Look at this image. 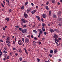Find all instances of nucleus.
<instances>
[{
	"label": "nucleus",
	"mask_w": 62,
	"mask_h": 62,
	"mask_svg": "<svg viewBox=\"0 0 62 62\" xmlns=\"http://www.w3.org/2000/svg\"><path fill=\"white\" fill-rule=\"evenodd\" d=\"M21 31L23 33L25 34V33H27V29L22 30Z\"/></svg>",
	"instance_id": "obj_1"
},
{
	"label": "nucleus",
	"mask_w": 62,
	"mask_h": 62,
	"mask_svg": "<svg viewBox=\"0 0 62 62\" xmlns=\"http://www.w3.org/2000/svg\"><path fill=\"white\" fill-rule=\"evenodd\" d=\"M23 42L20 40H19L18 41V43L19 45H22V44Z\"/></svg>",
	"instance_id": "obj_2"
},
{
	"label": "nucleus",
	"mask_w": 62,
	"mask_h": 62,
	"mask_svg": "<svg viewBox=\"0 0 62 62\" xmlns=\"http://www.w3.org/2000/svg\"><path fill=\"white\" fill-rule=\"evenodd\" d=\"M24 16L25 17V18H27L28 17V15H27V14H26L24 13Z\"/></svg>",
	"instance_id": "obj_3"
},
{
	"label": "nucleus",
	"mask_w": 62,
	"mask_h": 62,
	"mask_svg": "<svg viewBox=\"0 0 62 62\" xmlns=\"http://www.w3.org/2000/svg\"><path fill=\"white\" fill-rule=\"evenodd\" d=\"M58 20L59 21V22H61V21H62V18L59 17L58 19Z\"/></svg>",
	"instance_id": "obj_4"
},
{
	"label": "nucleus",
	"mask_w": 62,
	"mask_h": 62,
	"mask_svg": "<svg viewBox=\"0 0 62 62\" xmlns=\"http://www.w3.org/2000/svg\"><path fill=\"white\" fill-rule=\"evenodd\" d=\"M25 42L27 43H28L29 42V39L27 38L25 39Z\"/></svg>",
	"instance_id": "obj_5"
},
{
	"label": "nucleus",
	"mask_w": 62,
	"mask_h": 62,
	"mask_svg": "<svg viewBox=\"0 0 62 62\" xmlns=\"http://www.w3.org/2000/svg\"><path fill=\"white\" fill-rule=\"evenodd\" d=\"M39 31L40 32V34L41 35V34H42V30L40 29H39Z\"/></svg>",
	"instance_id": "obj_6"
},
{
	"label": "nucleus",
	"mask_w": 62,
	"mask_h": 62,
	"mask_svg": "<svg viewBox=\"0 0 62 62\" xmlns=\"http://www.w3.org/2000/svg\"><path fill=\"white\" fill-rule=\"evenodd\" d=\"M29 11H31V9H28L27 10V13H28Z\"/></svg>",
	"instance_id": "obj_7"
},
{
	"label": "nucleus",
	"mask_w": 62,
	"mask_h": 62,
	"mask_svg": "<svg viewBox=\"0 0 62 62\" xmlns=\"http://www.w3.org/2000/svg\"><path fill=\"white\" fill-rule=\"evenodd\" d=\"M9 18H6L5 19V20L6 21H7V22H8L9 21Z\"/></svg>",
	"instance_id": "obj_8"
},
{
	"label": "nucleus",
	"mask_w": 62,
	"mask_h": 62,
	"mask_svg": "<svg viewBox=\"0 0 62 62\" xmlns=\"http://www.w3.org/2000/svg\"><path fill=\"white\" fill-rule=\"evenodd\" d=\"M61 11H60L58 12L57 14L58 15H60L61 14Z\"/></svg>",
	"instance_id": "obj_9"
},
{
	"label": "nucleus",
	"mask_w": 62,
	"mask_h": 62,
	"mask_svg": "<svg viewBox=\"0 0 62 62\" xmlns=\"http://www.w3.org/2000/svg\"><path fill=\"white\" fill-rule=\"evenodd\" d=\"M46 15L45 14H43V15L42 16V17L43 18H46Z\"/></svg>",
	"instance_id": "obj_10"
},
{
	"label": "nucleus",
	"mask_w": 62,
	"mask_h": 62,
	"mask_svg": "<svg viewBox=\"0 0 62 62\" xmlns=\"http://www.w3.org/2000/svg\"><path fill=\"white\" fill-rule=\"evenodd\" d=\"M50 32L51 33H53V32H54V30H53V29H50Z\"/></svg>",
	"instance_id": "obj_11"
},
{
	"label": "nucleus",
	"mask_w": 62,
	"mask_h": 62,
	"mask_svg": "<svg viewBox=\"0 0 62 62\" xmlns=\"http://www.w3.org/2000/svg\"><path fill=\"white\" fill-rule=\"evenodd\" d=\"M53 16L54 18H57V17H56V16L55 15H53Z\"/></svg>",
	"instance_id": "obj_12"
},
{
	"label": "nucleus",
	"mask_w": 62,
	"mask_h": 62,
	"mask_svg": "<svg viewBox=\"0 0 62 62\" xmlns=\"http://www.w3.org/2000/svg\"><path fill=\"white\" fill-rule=\"evenodd\" d=\"M54 39H55V41H57V42H59V40H58L57 39H56L55 38Z\"/></svg>",
	"instance_id": "obj_13"
},
{
	"label": "nucleus",
	"mask_w": 62,
	"mask_h": 62,
	"mask_svg": "<svg viewBox=\"0 0 62 62\" xmlns=\"http://www.w3.org/2000/svg\"><path fill=\"white\" fill-rule=\"evenodd\" d=\"M10 37H8L7 38V39L8 40V42H9V39H10Z\"/></svg>",
	"instance_id": "obj_14"
},
{
	"label": "nucleus",
	"mask_w": 62,
	"mask_h": 62,
	"mask_svg": "<svg viewBox=\"0 0 62 62\" xmlns=\"http://www.w3.org/2000/svg\"><path fill=\"white\" fill-rule=\"evenodd\" d=\"M46 9H47V10H48V9H49V8H48V6H46Z\"/></svg>",
	"instance_id": "obj_15"
},
{
	"label": "nucleus",
	"mask_w": 62,
	"mask_h": 62,
	"mask_svg": "<svg viewBox=\"0 0 62 62\" xmlns=\"http://www.w3.org/2000/svg\"><path fill=\"white\" fill-rule=\"evenodd\" d=\"M23 23H26L27 22V21L26 20H24L23 21Z\"/></svg>",
	"instance_id": "obj_16"
},
{
	"label": "nucleus",
	"mask_w": 62,
	"mask_h": 62,
	"mask_svg": "<svg viewBox=\"0 0 62 62\" xmlns=\"http://www.w3.org/2000/svg\"><path fill=\"white\" fill-rule=\"evenodd\" d=\"M7 45L8 47H10V42H9H9L8 43Z\"/></svg>",
	"instance_id": "obj_17"
},
{
	"label": "nucleus",
	"mask_w": 62,
	"mask_h": 62,
	"mask_svg": "<svg viewBox=\"0 0 62 62\" xmlns=\"http://www.w3.org/2000/svg\"><path fill=\"white\" fill-rule=\"evenodd\" d=\"M57 50L56 49L55 50H54V54H56V53H57Z\"/></svg>",
	"instance_id": "obj_18"
},
{
	"label": "nucleus",
	"mask_w": 62,
	"mask_h": 62,
	"mask_svg": "<svg viewBox=\"0 0 62 62\" xmlns=\"http://www.w3.org/2000/svg\"><path fill=\"white\" fill-rule=\"evenodd\" d=\"M3 53L4 54H7V51L6 50H4L3 51Z\"/></svg>",
	"instance_id": "obj_19"
},
{
	"label": "nucleus",
	"mask_w": 62,
	"mask_h": 62,
	"mask_svg": "<svg viewBox=\"0 0 62 62\" xmlns=\"http://www.w3.org/2000/svg\"><path fill=\"white\" fill-rule=\"evenodd\" d=\"M54 37L55 38H56V37H57V35L55 34L54 36Z\"/></svg>",
	"instance_id": "obj_20"
},
{
	"label": "nucleus",
	"mask_w": 62,
	"mask_h": 62,
	"mask_svg": "<svg viewBox=\"0 0 62 62\" xmlns=\"http://www.w3.org/2000/svg\"><path fill=\"white\" fill-rule=\"evenodd\" d=\"M7 58H6V59H9V56H7Z\"/></svg>",
	"instance_id": "obj_21"
},
{
	"label": "nucleus",
	"mask_w": 62,
	"mask_h": 62,
	"mask_svg": "<svg viewBox=\"0 0 62 62\" xmlns=\"http://www.w3.org/2000/svg\"><path fill=\"white\" fill-rule=\"evenodd\" d=\"M46 25L45 24L43 23H42V26H43V27H44Z\"/></svg>",
	"instance_id": "obj_22"
},
{
	"label": "nucleus",
	"mask_w": 62,
	"mask_h": 62,
	"mask_svg": "<svg viewBox=\"0 0 62 62\" xmlns=\"http://www.w3.org/2000/svg\"><path fill=\"white\" fill-rule=\"evenodd\" d=\"M55 2V1L54 0H53L52 1V3H54Z\"/></svg>",
	"instance_id": "obj_23"
},
{
	"label": "nucleus",
	"mask_w": 62,
	"mask_h": 62,
	"mask_svg": "<svg viewBox=\"0 0 62 62\" xmlns=\"http://www.w3.org/2000/svg\"><path fill=\"white\" fill-rule=\"evenodd\" d=\"M19 60L20 61H22V58L20 57L19 58Z\"/></svg>",
	"instance_id": "obj_24"
},
{
	"label": "nucleus",
	"mask_w": 62,
	"mask_h": 62,
	"mask_svg": "<svg viewBox=\"0 0 62 62\" xmlns=\"http://www.w3.org/2000/svg\"><path fill=\"white\" fill-rule=\"evenodd\" d=\"M33 31L34 32H35V33H36V34H38V32H37V31L36 30H33Z\"/></svg>",
	"instance_id": "obj_25"
},
{
	"label": "nucleus",
	"mask_w": 62,
	"mask_h": 62,
	"mask_svg": "<svg viewBox=\"0 0 62 62\" xmlns=\"http://www.w3.org/2000/svg\"><path fill=\"white\" fill-rule=\"evenodd\" d=\"M36 18H37V19H40V17H39L38 16H36Z\"/></svg>",
	"instance_id": "obj_26"
},
{
	"label": "nucleus",
	"mask_w": 62,
	"mask_h": 62,
	"mask_svg": "<svg viewBox=\"0 0 62 62\" xmlns=\"http://www.w3.org/2000/svg\"><path fill=\"white\" fill-rule=\"evenodd\" d=\"M37 60L38 62H39L40 61V59L39 58H37Z\"/></svg>",
	"instance_id": "obj_27"
},
{
	"label": "nucleus",
	"mask_w": 62,
	"mask_h": 62,
	"mask_svg": "<svg viewBox=\"0 0 62 62\" xmlns=\"http://www.w3.org/2000/svg\"><path fill=\"white\" fill-rule=\"evenodd\" d=\"M49 15L50 16H51V12L50 11H49Z\"/></svg>",
	"instance_id": "obj_28"
},
{
	"label": "nucleus",
	"mask_w": 62,
	"mask_h": 62,
	"mask_svg": "<svg viewBox=\"0 0 62 62\" xmlns=\"http://www.w3.org/2000/svg\"><path fill=\"white\" fill-rule=\"evenodd\" d=\"M49 56H50V57H52V56L53 55H52L49 54Z\"/></svg>",
	"instance_id": "obj_29"
},
{
	"label": "nucleus",
	"mask_w": 62,
	"mask_h": 62,
	"mask_svg": "<svg viewBox=\"0 0 62 62\" xmlns=\"http://www.w3.org/2000/svg\"><path fill=\"white\" fill-rule=\"evenodd\" d=\"M15 27H16V28H19V26L18 25L15 26Z\"/></svg>",
	"instance_id": "obj_30"
},
{
	"label": "nucleus",
	"mask_w": 62,
	"mask_h": 62,
	"mask_svg": "<svg viewBox=\"0 0 62 62\" xmlns=\"http://www.w3.org/2000/svg\"><path fill=\"white\" fill-rule=\"evenodd\" d=\"M24 38H22V40L23 41V42H24Z\"/></svg>",
	"instance_id": "obj_31"
},
{
	"label": "nucleus",
	"mask_w": 62,
	"mask_h": 62,
	"mask_svg": "<svg viewBox=\"0 0 62 62\" xmlns=\"http://www.w3.org/2000/svg\"><path fill=\"white\" fill-rule=\"evenodd\" d=\"M6 0L7 3H9V0Z\"/></svg>",
	"instance_id": "obj_32"
},
{
	"label": "nucleus",
	"mask_w": 62,
	"mask_h": 62,
	"mask_svg": "<svg viewBox=\"0 0 62 62\" xmlns=\"http://www.w3.org/2000/svg\"><path fill=\"white\" fill-rule=\"evenodd\" d=\"M50 51V53H53V51L52 50Z\"/></svg>",
	"instance_id": "obj_33"
},
{
	"label": "nucleus",
	"mask_w": 62,
	"mask_h": 62,
	"mask_svg": "<svg viewBox=\"0 0 62 62\" xmlns=\"http://www.w3.org/2000/svg\"><path fill=\"white\" fill-rule=\"evenodd\" d=\"M24 6H22L21 8V9H24Z\"/></svg>",
	"instance_id": "obj_34"
},
{
	"label": "nucleus",
	"mask_w": 62,
	"mask_h": 62,
	"mask_svg": "<svg viewBox=\"0 0 62 62\" xmlns=\"http://www.w3.org/2000/svg\"><path fill=\"white\" fill-rule=\"evenodd\" d=\"M28 4V2H25V5H27Z\"/></svg>",
	"instance_id": "obj_35"
},
{
	"label": "nucleus",
	"mask_w": 62,
	"mask_h": 62,
	"mask_svg": "<svg viewBox=\"0 0 62 62\" xmlns=\"http://www.w3.org/2000/svg\"><path fill=\"white\" fill-rule=\"evenodd\" d=\"M21 24L22 26H23V24L22 22H21Z\"/></svg>",
	"instance_id": "obj_36"
},
{
	"label": "nucleus",
	"mask_w": 62,
	"mask_h": 62,
	"mask_svg": "<svg viewBox=\"0 0 62 62\" xmlns=\"http://www.w3.org/2000/svg\"><path fill=\"white\" fill-rule=\"evenodd\" d=\"M26 27V25H24L23 26V27L24 28V27Z\"/></svg>",
	"instance_id": "obj_37"
},
{
	"label": "nucleus",
	"mask_w": 62,
	"mask_h": 62,
	"mask_svg": "<svg viewBox=\"0 0 62 62\" xmlns=\"http://www.w3.org/2000/svg\"><path fill=\"white\" fill-rule=\"evenodd\" d=\"M44 35H46V34H47V32H45L44 33Z\"/></svg>",
	"instance_id": "obj_38"
},
{
	"label": "nucleus",
	"mask_w": 62,
	"mask_h": 62,
	"mask_svg": "<svg viewBox=\"0 0 62 62\" xmlns=\"http://www.w3.org/2000/svg\"><path fill=\"white\" fill-rule=\"evenodd\" d=\"M6 56H5V58L3 59V60H4V61H5V60H6Z\"/></svg>",
	"instance_id": "obj_39"
},
{
	"label": "nucleus",
	"mask_w": 62,
	"mask_h": 62,
	"mask_svg": "<svg viewBox=\"0 0 62 62\" xmlns=\"http://www.w3.org/2000/svg\"><path fill=\"white\" fill-rule=\"evenodd\" d=\"M19 52H20V53H22V49H21L19 50Z\"/></svg>",
	"instance_id": "obj_40"
},
{
	"label": "nucleus",
	"mask_w": 62,
	"mask_h": 62,
	"mask_svg": "<svg viewBox=\"0 0 62 62\" xmlns=\"http://www.w3.org/2000/svg\"><path fill=\"white\" fill-rule=\"evenodd\" d=\"M1 6H2V7H4V5H3V4L1 3Z\"/></svg>",
	"instance_id": "obj_41"
},
{
	"label": "nucleus",
	"mask_w": 62,
	"mask_h": 62,
	"mask_svg": "<svg viewBox=\"0 0 62 62\" xmlns=\"http://www.w3.org/2000/svg\"><path fill=\"white\" fill-rule=\"evenodd\" d=\"M3 30H4L5 31V30H6V29H5V27H3Z\"/></svg>",
	"instance_id": "obj_42"
},
{
	"label": "nucleus",
	"mask_w": 62,
	"mask_h": 62,
	"mask_svg": "<svg viewBox=\"0 0 62 62\" xmlns=\"http://www.w3.org/2000/svg\"><path fill=\"white\" fill-rule=\"evenodd\" d=\"M3 4H4V5H5V1H3Z\"/></svg>",
	"instance_id": "obj_43"
},
{
	"label": "nucleus",
	"mask_w": 62,
	"mask_h": 62,
	"mask_svg": "<svg viewBox=\"0 0 62 62\" xmlns=\"http://www.w3.org/2000/svg\"><path fill=\"white\" fill-rule=\"evenodd\" d=\"M58 39L59 40H61V38H58Z\"/></svg>",
	"instance_id": "obj_44"
},
{
	"label": "nucleus",
	"mask_w": 62,
	"mask_h": 62,
	"mask_svg": "<svg viewBox=\"0 0 62 62\" xmlns=\"http://www.w3.org/2000/svg\"><path fill=\"white\" fill-rule=\"evenodd\" d=\"M42 30H43V31H45V29H43Z\"/></svg>",
	"instance_id": "obj_45"
},
{
	"label": "nucleus",
	"mask_w": 62,
	"mask_h": 62,
	"mask_svg": "<svg viewBox=\"0 0 62 62\" xmlns=\"http://www.w3.org/2000/svg\"><path fill=\"white\" fill-rule=\"evenodd\" d=\"M8 5L9 6H10V3H8Z\"/></svg>",
	"instance_id": "obj_46"
},
{
	"label": "nucleus",
	"mask_w": 62,
	"mask_h": 62,
	"mask_svg": "<svg viewBox=\"0 0 62 62\" xmlns=\"http://www.w3.org/2000/svg\"><path fill=\"white\" fill-rule=\"evenodd\" d=\"M58 25H59L60 26H61V23H59V24Z\"/></svg>",
	"instance_id": "obj_47"
},
{
	"label": "nucleus",
	"mask_w": 62,
	"mask_h": 62,
	"mask_svg": "<svg viewBox=\"0 0 62 62\" xmlns=\"http://www.w3.org/2000/svg\"><path fill=\"white\" fill-rule=\"evenodd\" d=\"M13 50H14L15 51H16V49L15 48H13Z\"/></svg>",
	"instance_id": "obj_48"
},
{
	"label": "nucleus",
	"mask_w": 62,
	"mask_h": 62,
	"mask_svg": "<svg viewBox=\"0 0 62 62\" xmlns=\"http://www.w3.org/2000/svg\"><path fill=\"white\" fill-rule=\"evenodd\" d=\"M24 20V19H21V21H23Z\"/></svg>",
	"instance_id": "obj_49"
},
{
	"label": "nucleus",
	"mask_w": 62,
	"mask_h": 62,
	"mask_svg": "<svg viewBox=\"0 0 62 62\" xmlns=\"http://www.w3.org/2000/svg\"><path fill=\"white\" fill-rule=\"evenodd\" d=\"M2 54H1V53L0 54V58L1 57V56H2Z\"/></svg>",
	"instance_id": "obj_50"
},
{
	"label": "nucleus",
	"mask_w": 62,
	"mask_h": 62,
	"mask_svg": "<svg viewBox=\"0 0 62 62\" xmlns=\"http://www.w3.org/2000/svg\"><path fill=\"white\" fill-rule=\"evenodd\" d=\"M34 39L35 40H36V39H37V38L36 37H34Z\"/></svg>",
	"instance_id": "obj_51"
},
{
	"label": "nucleus",
	"mask_w": 62,
	"mask_h": 62,
	"mask_svg": "<svg viewBox=\"0 0 62 62\" xmlns=\"http://www.w3.org/2000/svg\"><path fill=\"white\" fill-rule=\"evenodd\" d=\"M50 61L48 60V61H45V62H50Z\"/></svg>",
	"instance_id": "obj_52"
},
{
	"label": "nucleus",
	"mask_w": 62,
	"mask_h": 62,
	"mask_svg": "<svg viewBox=\"0 0 62 62\" xmlns=\"http://www.w3.org/2000/svg\"><path fill=\"white\" fill-rule=\"evenodd\" d=\"M0 54H2V52L1 51V50L0 49Z\"/></svg>",
	"instance_id": "obj_53"
},
{
	"label": "nucleus",
	"mask_w": 62,
	"mask_h": 62,
	"mask_svg": "<svg viewBox=\"0 0 62 62\" xmlns=\"http://www.w3.org/2000/svg\"><path fill=\"white\" fill-rule=\"evenodd\" d=\"M0 42H2L3 41V40H2V39H0Z\"/></svg>",
	"instance_id": "obj_54"
},
{
	"label": "nucleus",
	"mask_w": 62,
	"mask_h": 62,
	"mask_svg": "<svg viewBox=\"0 0 62 62\" xmlns=\"http://www.w3.org/2000/svg\"><path fill=\"white\" fill-rule=\"evenodd\" d=\"M19 30H20V31H21V30H22V28H19Z\"/></svg>",
	"instance_id": "obj_55"
},
{
	"label": "nucleus",
	"mask_w": 62,
	"mask_h": 62,
	"mask_svg": "<svg viewBox=\"0 0 62 62\" xmlns=\"http://www.w3.org/2000/svg\"><path fill=\"white\" fill-rule=\"evenodd\" d=\"M31 37L32 38H34V37L33 36V35H32Z\"/></svg>",
	"instance_id": "obj_56"
},
{
	"label": "nucleus",
	"mask_w": 62,
	"mask_h": 62,
	"mask_svg": "<svg viewBox=\"0 0 62 62\" xmlns=\"http://www.w3.org/2000/svg\"><path fill=\"white\" fill-rule=\"evenodd\" d=\"M9 11L10 12H12V11L10 9L9 10Z\"/></svg>",
	"instance_id": "obj_57"
},
{
	"label": "nucleus",
	"mask_w": 62,
	"mask_h": 62,
	"mask_svg": "<svg viewBox=\"0 0 62 62\" xmlns=\"http://www.w3.org/2000/svg\"><path fill=\"white\" fill-rule=\"evenodd\" d=\"M42 39V40H44V39H45V38H43Z\"/></svg>",
	"instance_id": "obj_58"
},
{
	"label": "nucleus",
	"mask_w": 62,
	"mask_h": 62,
	"mask_svg": "<svg viewBox=\"0 0 62 62\" xmlns=\"http://www.w3.org/2000/svg\"><path fill=\"white\" fill-rule=\"evenodd\" d=\"M30 35H29L27 36L28 38H30Z\"/></svg>",
	"instance_id": "obj_59"
},
{
	"label": "nucleus",
	"mask_w": 62,
	"mask_h": 62,
	"mask_svg": "<svg viewBox=\"0 0 62 62\" xmlns=\"http://www.w3.org/2000/svg\"><path fill=\"white\" fill-rule=\"evenodd\" d=\"M4 49L5 50H7V47H4Z\"/></svg>",
	"instance_id": "obj_60"
},
{
	"label": "nucleus",
	"mask_w": 62,
	"mask_h": 62,
	"mask_svg": "<svg viewBox=\"0 0 62 62\" xmlns=\"http://www.w3.org/2000/svg\"><path fill=\"white\" fill-rule=\"evenodd\" d=\"M31 5L32 6H34V4L33 3H31Z\"/></svg>",
	"instance_id": "obj_61"
},
{
	"label": "nucleus",
	"mask_w": 62,
	"mask_h": 62,
	"mask_svg": "<svg viewBox=\"0 0 62 62\" xmlns=\"http://www.w3.org/2000/svg\"><path fill=\"white\" fill-rule=\"evenodd\" d=\"M33 12L35 13V12H36V10H33Z\"/></svg>",
	"instance_id": "obj_62"
},
{
	"label": "nucleus",
	"mask_w": 62,
	"mask_h": 62,
	"mask_svg": "<svg viewBox=\"0 0 62 62\" xmlns=\"http://www.w3.org/2000/svg\"><path fill=\"white\" fill-rule=\"evenodd\" d=\"M36 8H39V7L38 6H36Z\"/></svg>",
	"instance_id": "obj_63"
},
{
	"label": "nucleus",
	"mask_w": 62,
	"mask_h": 62,
	"mask_svg": "<svg viewBox=\"0 0 62 62\" xmlns=\"http://www.w3.org/2000/svg\"><path fill=\"white\" fill-rule=\"evenodd\" d=\"M46 5H48V4H49V2H47L46 3Z\"/></svg>",
	"instance_id": "obj_64"
}]
</instances>
